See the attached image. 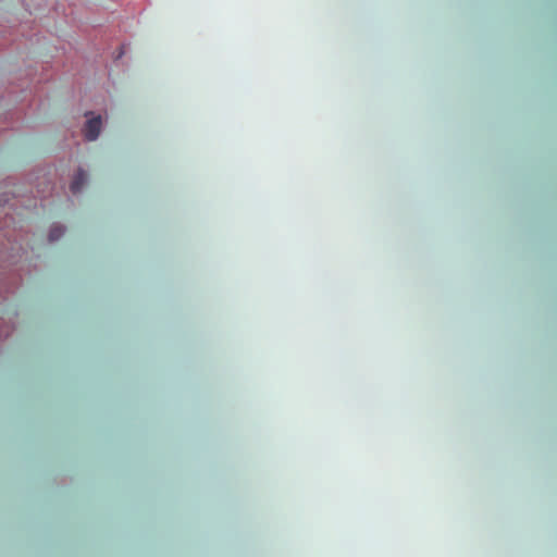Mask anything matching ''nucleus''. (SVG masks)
Wrapping results in <instances>:
<instances>
[{"instance_id":"7ed1b4c3","label":"nucleus","mask_w":557,"mask_h":557,"mask_svg":"<svg viewBox=\"0 0 557 557\" xmlns=\"http://www.w3.org/2000/svg\"><path fill=\"white\" fill-rule=\"evenodd\" d=\"M63 234H64V228L62 226H59V225L52 226L49 232V240L55 242V240L60 239L63 236Z\"/></svg>"},{"instance_id":"f03ea898","label":"nucleus","mask_w":557,"mask_h":557,"mask_svg":"<svg viewBox=\"0 0 557 557\" xmlns=\"http://www.w3.org/2000/svg\"><path fill=\"white\" fill-rule=\"evenodd\" d=\"M86 181H87V174L85 173L84 170L79 169L71 183V186H70L71 191L73 194H78L82 190V188L84 187V185L86 184Z\"/></svg>"},{"instance_id":"f257e3e1","label":"nucleus","mask_w":557,"mask_h":557,"mask_svg":"<svg viewBox=\"0 0 557 557\" xmlns=\"http://www.w3.org/2000/svg\"><path fill=\"white\" fill-rule=\"evenodd\" d=\"M101 116H95L92 119H89L84 127V135L87 140H95L98 138L101 129Z\"/></svg>"}]
</instances>
